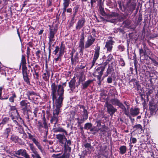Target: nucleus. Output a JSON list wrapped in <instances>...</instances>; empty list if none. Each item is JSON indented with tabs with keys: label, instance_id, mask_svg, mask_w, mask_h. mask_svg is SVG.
Instances as JSON below:
<instances>
[{
	"label": "nucleus",
	"instance_id": "obj_12",
	"mask_svg": "<svg viewBox=\"0 0 158 158\" xmlns=\"http://www.w3.org/2000/svg\"><path fill=\"white\" fill-rule=\"evenodd\" d=\"M20 104L23 112L24 114H25L29 110L28 107L29 106V103L26 100H23L20 102Z\"/></svg>",
	"mask_w": 158,
	"mask_h": 158
},
{
	"label": "nucleus",
	"instance_id": "obj_4",
	"mask_svg": "<svg viewBox=\"0 0 158 158\" xmlns=\"http://www.w3.org/2000/svg\"><path fill=\"white\" fill-rule=\"evenodd\" d=\"M49 26L50 27V28L49 29V33L48 35V38L49 43H50L54 41L55 35L56 33L57 29L56 27L52 28L50 25H49Z\"/></svg>",
	"mask_w": 158,
	"mask_h": 158
},
{
	"label": "nucleus",
	"instance_id": "obj_46",
	"mask_svg": "<svg viewBox=\"0 0 158 158\" xmlns=\"http://www.w3.org/2000/svg\"><path fill=\"white\" fill-rule=\"evenodd\" d=\"M133 128L135 129V130H138L142 131L143 130L142 127L140 124L135 125L133 127Z\"/></svg>",
	"mask_w": 158,
	"mask_h": 158
},
{
	"label": "nucleus",
	"instance_id": "obj_24",
	"mask_svg": "<svg viewBox=\"0 0 158 158\" xmlns=\"http://www.w3.org/2000/svg\"><path fill=\"white\" fill-rule=\"evenodd\" d=\"M53 130L54 132H62L65 133L66 135H67L66 131L61 127H56L54 128Z\"/></svg>",
	"mask_w": 158,
	"mask_h": 158
},
{
	"label": "nucleus",
	"instance_id": "obj_51",
	"mask_svg": "<svg viewBox=\"0 0 158 158\" xmlns=\"http://www.w3.org/2000/svg\"><path fill=\"white\" fill-rule=\"evenodd\" d=\"M58 56L57 57H55L54 58L53 62H55V63H57L58 61H61V57L62 56H60L59 55V54H58Z\"/></svg>",
	"mask_w": 158,
	"mask_h": 158
},
{
	"label": "nucleus",
	"instance_id": "obj_29",
	"mask_svg": "<svg viewBox=\"0 0 158 158\" xmlns=\"http://www.w3.org/2000/svg\"><path fill=\"white\" fill-rule=\"evenodd\" d=\"M53 102H54L55 100V104L56 107L60 108L62 103L63 99H52Z\"/></svg>",
	"mask_w": 158,
	"mask_h": 158
},
{
	"label": "nucleus",
	"instance_id": "obj_10",
	"mask_svg": "<svg viewBox=\"0 0 158 158\" xmlns=\"http://www.w3.org/2000/svg\"><path fill=\"white\" fill-rule=\"evenodd\" d=\"M85 18H82L79 19L76 24L75 28L76 30L79 31L85 25Z\"/></svg>",
	"mask_w": 158,
	"mask_h": 158
},
{
	"label": "nucleus",
	"instance_id": "obj_2",
	"mask_svg": "<svg viewBox=\"0 0 158 158\" xmlns=\"http://www.w3.org/2000/svg\"><path fill=\"white\" fill-rule=\"evenodd\" d=\"M105 70V67L99 66L95 68L94 72L93 74L94 77L97 79H100L103 74V72Z\"/></svg>",
	"mask_w": 158,
	"mask_h": 158
},
{
	"label": "nucleus",
	"instance_id": "obj_8",
	"mask_svg": "<svg viewBox=\"0 0 158 158\" xmlns=\"http://www.w3.org/2000/svg\"><path fill=\"white\" fill-rule=\"evenodd\" d=\"M52 99H57L56 96L58 95L57 90L58 87L55 83H52L51 85Z\"/></svg>",
	"mask_w": 158,
	"mask_h": 158
},
{
	"label": "nucleus",
	"instance_id": "obj_33",
	"mask_svg": "<svg viewBox=\"0 0 158 158\" xmlns=\"http://www.w3.org/2000/svg\"><path fill=\"white\" fill-rule=\"evenodd\" d=\"M59 48L60 50L59 54L60 56H63L64 54V51L65 49V46L63 44L62 42L61 43V45Z\"/></svg>",
	"mask_w": 158,
	"mask_h": 158
},
{
	"label": "nucleus",
	"instance_id": "obj_30",
	"mask_svg": "<svg viewBox=\"0 0 158 158\" xmlns=\"http://www.w3.org/2000/svg\"><path fill=\"white\" fill-rule=\"evenodd\" d=\"M70 145L66 144V143L64 144V153H67L69 154V152H71V148L70 147Z\"/></svg>",
	"mask_w": 158,
	"mask_h": 158
},
{
	"label": "nucleus",
	"instance_id": "obj_44",
	"mask_svg": "<svg viewBox=\"0 0 158 158\" xmlns=\"http://www.w3.org/2000/svg\"><path fill=\"white\" fill-rule=\"evenodd\" d=\"M153 92V89H150L148 90V91L146 93V98L148 99L149 98V96H150V98H152V99H154L153 97H152L151 94H152Z\"/></svg>",
	"mask_w": 158,
	"mask_h": 158
},
{
	"label": "nucleus",
	"instance_id": "obj_64",
	"mask_svg": "<svg viewBox=\"0 0 158 158\" xmlns=\"http://www.w3.org/2000/svg\"><path fill=\"white\" fill-rule=\"evenodd\" d=\"M130 140L131 141V143L134 144L136 143L137 142L136 139L135 138L132 137H131Z\"/></svg>",
	"mask_w": 158,
	"mask_h": 158
},
{
	"label": "nucleus",
	"instance_id": "obj_37",
	"mask_svg": "<svg viewBox=\"0 0 158 158\" xmlns=\"http://www.w3.org/2000/svg\"><path fill=\"white\" fill-rule=\"evenodd\" d=\"M97 1V5H98L99 7V8L100 10L102 8V1H101V6H100L98 4V0H90V4L91 6L92 7L93 6V4L94 3H96V1Z\"/></svg>",
	"mask_w": 158,
	"mask_h": 158
},
{
	"label": "nucleus",
	"instance_id": "obj_54",
	"mask_svg": "<svg viewBox=\"0 0 158 158\" xmlns=\"http://www.w3.org/2000/svg\"><path fill=\"white\" fill-rule=\"evenodd\" d=\"M11 119L13 120V122L16 125L18 126H19L20 125L17 122V120H18L19 117L17 118L16 117H11Z\"/></svg>",
	"mask_w": 158,
	"mask_h": 158
},
{
	"label": "nucleus",
	"instance_id": "obj_56",
	"mask_svg": "<svg viewBox=\"0 0 158 158\" xmlns=\"http://www.w3.org/2000/svg\"><path fill=\"white\" fill-rule=\"evenodd\" d=\"M119 63L120 64L122 67H124L125 65V62L122 58H120L119 60Z\"/></svg>",
	"mask_w": 158,
	"mask_h": 158
},
{
	"label": "nucleus",
	"instance_id": "obj_52",
	"mask_svg": "<svg viewBox=\"0 0 158 158\" xmlns=\"http://www.w3.org/2000/svg\"><path fill=\"white\" fill-rule=\"evenodd\" d=\"M60 108L56 107V108L54 109L53 114H56L58 115L59 114Z\"/></svg>",
	"mask_w": 158,
	"mask_h": 158
},
{
	"label": "nucleus",
	"instance_id": "obj_20",
	"mask_svg": "<svg viewBox=\"0 0 158 158\" xmlns=\"http://www.w3.org/2000/svg\"><path fill=\"white\" fill-rule=\"evenodd\" d=\"M76 82L75 77H74L69 83V87L72 92L76 88Z\"/></svg>",
	"mask_w": 158,
	"mask_h": 158
},
{
	"label": "nucleus",
	"instance_id": "obj_62",
	"mask_svg": "<svg viewBox=\"0 0 158 158\" xmlns=\"http://www.w3.org/2000/svg\"><path fill=\"white\" fill-rule=\"evenodd\" d=\"M79 47L80 48H85L84 46V42L79 41Z\"/></svg>",
	"mask_w": 158,
	"mask_h": 158
},
{
	"label": "nucleus",
	"instance_id": "obj_57",
	"mask_svg": "<svg viewBox=\"0 0 158 158\" xmlns=\"http://www.w3.org/2000/svg\"><path fill=\"white\" fill-rule=\"evenodd\" d=\"M43 123L42 124L43 127L45 129H48V126L46 122V120L44 118H43Z\"/></svg>",
	"mask_w": 158,
	"mask_h": 158
},
{
	"label": "nucleus",
	"instance_id": "obj_13",
	"mask_svg": "<svg viewBox=\"0 0 158 158\" xmlns=\"http://www.w3.org/2000/svg\"><path fill=\"white\" fill-rule=\"evenodd\" d=\"M7 126L9 127L5 129L3 133V135L6 138H8L10 133L13 129L12 124H8Z\"/></svg>",
	"mask_w": 158,
	"mask_h": 158
},
{
	"label": "nucleus",
	"instance_id": "obj_9",
	"mask_svg": "<svg viewBox=\"0 0 158 158\" xmlns=\"http://www.w3.org/2000/svg\"><path fill=\"white\" fill-rule=\"evenodd\" d=\"M136 4L134 2H132L130 5L125 7L126 10L127 15H131L135 10Z\"/></svg>",
	"mask_w": 158,
	"mask_h": 158
},
{
	"label": "nucleus",
	"instance_id": "obj_41",
	"mask_svg": "<svg viewBox=\"0 0 158 158\" xmlns=\"http://www.w3.org/2000/svg\"><path fill=\"white\" fill-rule=\"evenodd\" d=\"M135 85L137 88V90L140 93H141L142 92V89L140 85L139 84L138 81H136L135 82Z\"/></svg>",
	"mask_w": 158,
	"mask_h": 158
},
{
	"label": "nucleus",
	"instance_id": "obj_58",
	"mask_svg": "<svg viewBox=\"0 0 158 158\" xmlns=\"http://www.w3.org/2000/svg\"><path fill=\"white\" fill-rule=\"evenodd\" d=\"M41 51L40 50H39L35 52L36 56V58L37 59L39 60L40 57V54H41Z\"/></svg>",
	"mask_w": 158,
	"mask_h": 158
},
{
	"label": "nucleus",
	"instance_id": "obj_35",
	"mask_svg": "<svg viewBox=\"0 0 158 158\" xmlns=\"http://www.w3.org/2000/svg\"><path fill=\"white\" fill-rule=\"evenodd\" d=\"M37 96L36 94L33 91L29 92L28 93V99H32L35 98L36 99H38V98H35V96Z\"/></svg>",
	"mask_w": 158,
	"mask_h": 158
},
{
	"label": "nucleus",
	"instance_id": "obj_14",
	"mask_svg": "<svg viewBox=\"0 0 158 158\" xmlns=\"http://www.w3.org/2000/svg\"><path fill=\"white\" fill-rule=\"evenodd\" d=\"M10 120V118L9 117L3 115L2 118V121L0 123V130H2L4 125L7 123Z\"/></svg>",
	"mask_w": 158,
	"mask_h": 158
},
{
	"label": "nucleus",
	"instance_id": "obj_42",
	"mask_svg": "<svg viewBox=\"0 0 158 158\" xmlns=\"http://www.w3.org/2000/svg\"><path fill=\"white\" fill-rule=\"evenodd\" d=\"M3 86L0 87V99H8V96H4L3 95L2 96V90L3 89Z\"/></svg>",
	"mask_w": 158,
	"mask_h": 158
},
{
	"label": "nucleus",
	"instance_id": "obj_23",
	"mask_svg": "<svg viewBox=\"0 0 158 158\" xmlns=\"http://www.w3.org/2000/svg\"><path fill=\"white\" fill-rule=\"evenodd\" d=\"M56 136L57 139H58L59 142L61 144L64 143L63 142V140L66 139V138L64 134H59L56 135Z\"/></svg>",
	"mask_w": 158,
	"mask_h": 158
},
{
	"label": "nucleus",
	"instance_id": "obj_53",
	"mask_svg": "<svg viewBox=\"0 0 158 158\" xmlns=\"http://www.w3.org/2000/svg\"><path fill=\"white\" fill-rule=\"evenodd\" d=\"M18 139V137L14 135L11 136L10 138V139L15 142H16L17 141Z\"/></svg>",
	"mask_w": 158,
	"mask_h": 158
},
{
	"label": "nucleus",
	"instance_id": "obj_27",
	"mask_svg": "<svg viewBox=\"0 0 158 158\" xmlns=\"http://www.w3.org/2000/svg\"><path fill=\"white\" fill-rule=\"evenodd\" d=\"M78 52H77L76 53V54L73 56V57H71V61L72 64H74L75 62H78Z\"/></svg>",
	"mask_w": 158,
	"mask_h": 158
},
{
	"label": "nucleus",
	"instance_id": "obj_15",
	"mask_svg": "<svg viewBox=\"0 0 158 158\" xmlns=\"http://www.w3.org/2000/svg\"><path fill=\"white\" fill-rule=\"evenodd\" d=\"M70 3V0H63V10L62 15L64 17L65 16V12L66 9L69 6Z\"/></svg>",
	"mask_w": 158,
	"mask_h": 158
},
{
	"label": "nucleus",
	"instance_id": "obj_48",
	"mask_svg": "<svg viewBox=\"0 0 158 158\" xmlns=\"http://www.w3.org/2000/svg\"><path fill=\"white\" fill-rule=\"evenodd\" d=\"M85 80V76L83 74H81L80 76L79 79V83L80 84V82H83Z\"/></svg>",
	"mask_w": 158,
	"mask_h": 158
},
{
	"label": "nucleus",
	"instance_id": "obj_5",
	"mask_svg": "<svg viewBox=\"0 0 158 158\" xmlns=\"http://www.w3.org/2000/svg\"><path fill=\"white\" fill-rule=\"evenodd\" d=\"M66 82L63 83L62 85L60 84L58 85V89L57 90L58 95L59 97L58 99H63V94L64 92V88L66 86Z\"/></svg>",
	"mask_w": 158,
	"mask_h": 158
},
{
	"label": "nucleus",
	"instance_id": "obj_25",
	"mask_svg": "<svg viewBox=\"0 0 158 158\" xmlns=\"http://www.w3.org/2000/svg\"><path fill=\"white\" fill-rule=\"evenodd\" d=\"M93 81V80H88L87 81H85L84 83L82 84V89H85L89 86V85Z\"/></svg>",
	"mask_w": 158,
	"mask_h": 158
},
{
	"label": "nucleus",
	"instance_id": "obj_34",
	"mask_svg": "<svg viewBox=\"0 0 158 158\" xmlns=\"http://www.w3.org/2000/svg\"><path fill=\"white\" fill-rule=\"evenodd\" d=\"M114 70L111 65H108V68L106 71V76H107L108 75L111 74L114 72Z\"/></svg>",
	"mask_w": 158,
	"mask_h": 158
},
{
	"label": "nucleus",
	"instance_id": "obj_32",
	"mask_svg": "<svg viewBox=\"0 0 158 158\" xmlns=\"http://www.w3.org/2000/svg\"><path fill=\"white\" fill-rule=\"evenodd\" d=\"M50 74L48 72L47 70L44 73L43 75V78L45 81H48L49 78Z\"/></svg>",
	"mask_w": 158,
	"mask_h": 158
},
{
	"label": "nucleus",
	"instance_id": "obj_43",
	"mask_svg": "<svg viewBox=\"0 0 158 158\" xmlns=\"http://www.w3.org/2000/svg\"><path fill=\"white\" fill-rule=\"evenodd\" d=\"M92 124L91 123H85L84 126V128L86 130H89L92 127Z\"/></svg>",
	"mask_w": 158,
	"mask_h": 158
},
{
	"label": "nucleus",
	"instance_id": "obj_16",
	"mask_svg": "<svg viewBox=\"0 0 158 158\" xmlns=\"http://www.w3.org/2000/svg\"><path fill=\"white\" fill-rule=\"evenodd\" d=\"M139 113V109L138 108H132L130 109V112H129V115H127L128 117H130V115L135 116L137 115Z\"/></svg>",
	"mask_w": 158,
	"mask_h": 158
},
{
	"label": "nucleus",
	"instance_id": "obj_18",
	"mask_svg": "<svg viewBox=\"0 0 158 158\" xmlns=\"http://www.w3.org/2000/svg\"><path fill=\"white\" fill-rule=\"evenodd\" d=\"M23 78L24 81L26 83L29 85H30V79L28 77V73L27 72V70H25L22 71Z\"/></svg>",
	"mask_w": 158,
	"mask_h": 158
},
{
	"label": "nucleus",
	"instance_id": "obj_7",
	"mask_svg": "<svg viewBox=\"0 0 158 158\" xmlns=\"http://www.w3.org/2000/svg\"><path fill=\"white\" fill-rule=\"evenodd\" d=\"M95 40V38L92 35H88L87 40L85 42V48H89L93 44Z\"/></svg>",
	"mask_w": 158,
	"mask_h": 158
},
{
	"label": "nucleus",
	"instance_id": "obj_39",
	"mask_svg": "<svg viewBox=\"0 0 158 158\" xmlns=\"http://www.w3.org/2000/svg\"><path fill=\"white\" fill-rule=\"evenodd\" d=\"M119 14L115 12H112L110 14L107 15V17L108 18L118 17Z\"/></svg>",
	"mask_w": 158,
	"mask_h": 158
},
{
	"label": "nucleus",
	"instance_id": "obj_59",
	"mask_svg": "<svg viewBox=\"0 0 158 158\" xmlns=\"http://www.w3.org/2000/svg\"><path fill=\"white\" fill-rule=\"evenodd\" d=\"M85 33L84 32H83L81 34V38L80 39L79 41L85 42Z\"/></svg>",
	"mask_w": 158,
	"mask_h": 158
},
{
	"label": "nucleus",
	"instance_id": "obj_60",
	"mask_svg": "<svg viewBox=\"0 0 158 158\" xmlns=\"http://www.w3.org/2000/svg\"><path fill=\"white\" fill-rule=\"evenodd\" d=\"M34 158H41L40 155L38 154V152H36V153H33L31 155Z\"/></svg>",
	"mask_w": 158,
	"mask_h": 158
},
{
	"label": "nucleus",
	"instance_id": "obj_40",
	"mask_svg": "<svg viewBox=\"0 0 158 158\" xmlns=\"http://www.w3.org/2000/svg\"><path fill=\"white\" fill-rule=\"evenodd\" d=\"M29 145L31 150L34 154L37 152V149L34 147L32 143H29Z\"/></svg>",
	"mask_w": 158,
	"mask_h": 158
},
{
	"label": "nucleus",
	"instance_id": "obj_47",
	"mask_svg": "<svg viewBox=\"0 0 158 158\" xmlns=\"http://www.w3.org/2000/svg\"><path fill=\"white\" fill-rule=\"evenodd\" d=\"M118 3L119 5V8L120 10L124 12L126 11L125 7L124 5H123V8L122 7V3L121 1H118Z\"/></svg>",
	"mask_w": 158,
	"mask_h": 158
},
{
	"label": "nucleus",
	"instance_id": "obj_36",
	"mask_svg": "<svg viewBox=\"0 0 158 158\" xmlns=\"http://www.w3.org/2000/svg\"><path fill=\"white\" fill-rule=\"evenodd\" d=\"M53 116L51 118L50 121L51 123H53L55 121V124L57 122L58 120V115L56 114H53Z\"/></svg>",
	"mask_w": 158,
	"mask_h": 158
},
{
	"label": "nucleus",
	"instance_id": "obj_26",
	"mask_svg": "<svg viewBox=\"0 0 158 158\" xmlns=\"http://www.w3.org/2000/svg\"><path fill=\"white\" fill-rule=\"evenodd\" d=\"M9 113L11 118L14 117H16L17 118L19 116L17 110L9 111Z\"/></svg>",
	"mask_w": 158,
	"mask_h": 158
},
{
	"label": "nucleus",
	"instance_id": "obj_19",
	"mask_svg": "<svg viewBox=\"0 0 158 158\" xmlns=\"http://www.w3.org/2000/svg\"><path fill=\"white\" fill-rule=\"evenodd\" d=\"M15 154L19 155H21L25 158H29V156L27 154L26 150L19 149L15 152Z\"/></svg>",
	"mask_w": 158,
	"mask_h": 158
},
{
	"label": "nucleus",
	"instance_id": "obj_11",
	"mask_svg": "<svg viewBox=\"0 0 158 158\" xmlns=\"http://www.w3.org/2000/svg\"><path fill=\"white\" fill-rule=\"evenodd\" d=\"M155 99H152L149 102V109L150 111L153 112L156 110L158 107V105Z\"/></svg>",
	"mask_w": 158,
	"mask_h": 158
},
{
	"label": "nucleus",
	"instance_id": "obj_21",
	"mask_svg": "<svg viewBox=\"0 0 158 158\" xmlns=\"http://www.w3.org/2000/svg\"><path fill=\"white\" fill-rule=\"evenodd\" d=\"M61 154L59 153L57 154H53L52 157L53 158H69L70 154L67 153H64L63 154L60 156Z\"/></svg>",
	"mask_w": 158,
	"mask_h": 158
},
{
	"label": "nucleus",
	"instance_id": "obj_31",
	"mask_svg": "<svg viewBox=\"0 0 158 158\" xmlns=\"http://www.w3.org/2000/svg\"><path fill=\"white\" fill-rule=\"evenodd\" d=\"M119 153L122 154H125L127 151V148L125 146H121L119 148Z\"/></svg>",
	"mask_w": 158,
	"mask_h": 158
},
{
	"label": "nucleus",
	"instance_id": "obj_61",
	"mask_svg": "<svg viewBox=\"0 0 158 158\" xmlns=\"http://www.w3.org/2000/svg\"><path fill=\"white\" fill-rule=\"evenodd\" d=\"M139 52L140 55L143 53V55H145L147 54V52L143 49L142 48L141 49H139Z\"/></svg>",
	"mask_w": 158,
	"mask_h": 158
},
{
	"label": "nucleus",
	"instance_id": "obj_6",
	"mask_svg": "<svg viewBox=\"0 0 158 158\" xmlns=\"http://www.w3.org/2000/svg\"><path fill=\"white\" fill-rule=\"evenodd\" d=\"M27 134L28 135L29 138L32 140L33 142L36 146L42 152L43 150L42 149V147L40 144V142H39L38 140L34 137H35V135H32L31 133H27Z\"/></svg>",
	"mask_w": 158,
	"mask_h": 158
},
{
	"label": "nucleus",
	"instance_id": "obj_1",
	"mask_svg": "<svg viewBox=\"0 0 158 158\" xmlns=\"http://www.w3.org/2000/svg\"><path fill=\"white\" fill-rule=\"evenodd\" d=\"M111 99H106L105 106L107 108L108 113L112 116L117 111V109L111 105Z\"/></svg>",
	"mask_w": 158,
	"mask_h": 158
},
{
	"label": "nucleus",
	"instance_id": "obj_3",
	"mask_svg": "<svg viewBox=\"0 0 158 158\" xmlns=\"http://www.w3.org/2000/svg\"><path fill=\"white\" fill-rule=\"evenodd\" d=\"M112 104L116 105L120 107L124 111V113L126 115H129V111L127 110L126 108L121 103L118 99H111Z\"/></svg>",
	"mask_w": 158,
	"mask_h": 158
},
{
	"label": "nucleus",
	"instance_id": "obj_17",
	"mask_svg": "<svg viewBox=\"0 0 158 158\" xmlns=\"http://www.w3.org/2000/svg\"><path fill=\"white\" fill-rule=\"evenodd\" d=\"M114 42L112 40H110L106 42L105 47L107 48V51L109 52H111L113 48V45Z\"/></svg>",
	"mask_w": 158,
	"mask_h": 158
},
{
	"label": "nucleus",
	"instance_id": "obj_49",
	"mask_svg": "<svg viewBox=\"0 0 158 158\" xmlns=\"http://www.w3.org/2000/svg\"><path fill=\"white\" fill-rule=\"evenodd\" d=\"M149 59L151 60L154 66H156L158 67V62L155 59L153 58H152L150 57H149Z\"/></svg>",
	"mask_w": 158,
	"mask_h": 158
},
{
	"label": "nucleus",
	"instance_id": "obj_55",
	"mask_svg": "<svg viewBox=\"0 0 158 158\" xmlns=\"http://www.w3.org/2000/svg\"><path fill=\"white\" fill-rule=\"evenodd\" d=\"M113 59V56L111 54H110L107 57V59L106 60L109 63Z\"/></svg>",
	"mask_w": 158,
	"mask_h": 158
},
{
	"label": "nucleus",
	"instance_id": "obj_28",
	"mask_svg": "<svg viewBox=\"0 0 158 158\" xmlns=\"http://www.w3.org/2000/svg\"><path fill=\"white\" fill-rule=\"evenodd\" d=\"M26 60H21V62L19 66V68H20L21 65H22V71L27 70V67L26 65Z\"/></svg>",
	"mask_w": 158,
	"mask_h": 158
},
{
	"label": "nucleus",
	"instance_id": "obj_45",
	"mask_svg": "<svg viewBox=\"0 0 158 158\" xmlns=\"http://www.w3.org/2000/svg\"><path fill=\"white\" fill-rule=\"evenodd\" d=\"M82 116L85 119H87L88 117V112L86 109H84L82 111Z\"/></svg>",
	"mask_w": 158,
	"mask_h": 158
},
{
	"label": "nucleus",
	"instance_id": "obj_63",
	"mask_svg": "<svg viewBox=\"0 0 158 158\" xmlns=\"http://www.w3.org/2000/svg\"><path fill=\"white\" fill-rule=\"evenodd\" d=\"M80 6L79 5H77L75 7H74L73 10L75 12H77L78 11V10L80 8Z\"/></svg>",
	"mask_w": 158,
	"mask_h": 158
},
{
	"label": "nucleus",
	"instance_id": "obj_50",
	"mask_svg": "<svg viewBox=\"0 0 158 158\" xmlns=\"http://www.w3.org/2000/svg\"><path fill=\"white\" fill-rule=\"evenodd\" d=\"M99 55V53L95 52L94 55V57L93 58V60L92 61L96 62V60L98 58Z\"/></svg>",
	"mask_w": 158,
	"mask_h": 158
},
{
	"label": "nucleus",
	"instance_id": "obj_22",
	"mask_svg": "<svg viewBox=\"0 0 158 158\" xmlns=\"http://www.w3.org/2000/svg\"><path fill=\"white\" fill-rule=\"evenodd\" d=\"M108 130V127L105 125H102L101 128H99L97 131H100L101 136H102V135H105Z\"/></svg>",
	"mask_w": 158,
	"mask_h": 158
},
{
	"label": "nucleus",
	"instance_id": "obj_38",
	"mask_svg": "<svg viewBox=\"0 0 158 158\" xmlns=\"http://www.w3.org/2000/svg\"><path fill=\"white\" fill-rule=\"evenodd\" d=\"M19 127H16L15 128L17 129V131L20 134L26 135L23 129L19 125Z\"/></svg>",
	"mask_w": 158,
	"mask_h": 158
}]
</instances>
